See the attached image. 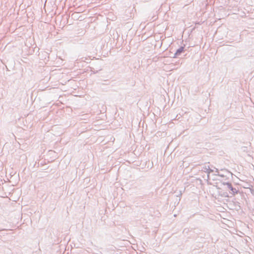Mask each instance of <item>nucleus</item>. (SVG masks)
Returning <instances> with one entry per match:
<instances>
[{"label":"nucleus","instance_id":"nucleus-1","mask_svg":"<svg viewBox=\"0 0 254 254\" xmlns=\"http://www.w3.org/2000/svg\"><path fill=\"white\" fill-rule=\"evenodd\" d=\"M223 185L226 186V189L229 190V193L233 195L238 193L239 190L232 186L231 183H224Z\"/></svg>","mask_w":254,"mask_h":254},{"label":"nucleus","instance_id":"nucleus-2","mask_svg":"<svg viewBox=\"0 0 254 254\" xmlns=\"http://www.w3.org/2000/svg\"><path fill=\"white\" fill-rule=\"evenodd\" d=\"M184 52V47L183 46H181V47H180L176 52V53H175L174 54V56H173V58H177V57L179 56L180 55H181V54L183 52Z\"/></svg>","mask_w":254,"mask_h":254},{"label":"nucleus","instance_id":"nucleus-3","mask_svg":"<svg viewBox=\"0 0 254 254\" xmlns=\"http://www.w3.org/2000/svg\"><path fill=\"white\" fill-rule=\"evenodd\" d=\"M202 171H204V172L207 173L208 170H209V166L208 165H204L202 167L201 169Z\"/></svg>","mask_w":254,"mask_h":254},{"label":"nucleus","instance_id":"nucleus-6","mask_svg":"<svg viewBox=\"0 0 254 254\" xmlns=\"http://www.w3.org/2000/svg\"><path fill=\"white\" fill-rule=\"evenodd\" d=\"M251 193L254 196V190H251Z\"/></svg>","mask_w":254,"mask_h":254},{"label":"nucleus","instance_id":"nucleus-7","mask_svg":"<svg viewBox=\"0 0 254 254\" xmlns=\"http://www.w3.org/2000/svg\"><path fill=\"white\" fill-rule=\"evenodd\" d=\"M216 173H219V171H218V169H216Z\"/></svg>","mask_w":254,"mask_h":254},{"label":"nucleus","instance_id":"nucleus-8","mask_svg":"<svg viewBox=\"0 0 254 254\" xmlns=\"http://www.w3.org/2000/svg\"><path fill=\"white\" fill-rule=\"evenodd\" d=\"M224 196L225 197L228 196V195L227 194H224Z\"/></svg>","mask_w":254,"mask_h":254},{"label":"nucleus","instance_id":"nucleus-5","mask_svg":"<svg viewBox=\"0 0 254 254\" xmlns=\"http://www.w3.org/2000/svg\"><path fill=\"white\" fill-rule=\"evenodd\" d=\"M213 171V170L210 169V167H209V170H208V171L207 172V173L208 174V175H207L208 178H209V174L210 173L212 172Z\"/></svg>","mask_w":254,"mask_h":254},{"label":"nucleus","instance_id":"nucleus-4","mask_svg":"<svg viewBox=\"0 0 254 254\" xmlns=\"http://www.w3.org/2000/svg\"><path fill=\"white\" fill-rule=\"evenodd\" d=\"M184 191V190H180L179 192H177V194H176V196L180 197L182 196L183 192ZM181 200V198H179V200Z\"/></svg>","mask_w":254,"mask_h":254}]
</instances>
